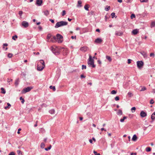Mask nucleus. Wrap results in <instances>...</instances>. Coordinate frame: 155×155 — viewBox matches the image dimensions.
<instances>
[{"label": "nucleus", "mask_w": 155, "mask_h": 155, "mask_svg": "<svg viewBox=\"0 0 155 155\" xmlns=\"http://www.w3.org/2000/svg\"><path fill=\"white\" fill-rule=\"evenodd\" d=\"M86 66L84 65H82V70L84 69H86Z\"/></svg>", "instance_id": "45"}, {"label": "nucleus", "mask_w": 155, "mask_h": 155, "mask_svg": "<svg viewBox=\"0 0 155 155\" xmlns=\"http://www.w3.org/2000/svg\"><path fill=\"white\" fill-rule=\"evenodd\" d=\"M133 0H124V1L126 3H130Z\"/></svg>", "instance_id": "43"}, {"label": "nucleus", "mask_w": 155, "mask_h": 155, "mask_svg": "<svg viewBox=\"0 0 155 155\" xmlns=\"http://www.w3.org/2000/svg\"><path fill=\"white\" fill-rule=\"evenodd\" d=\"M87 47H83L80 48V50L83 52H85L87 51Z\"/></svg>", "instance_id": "13"}, {"label": "nucleus", "mask_w": 155, "mask_h": 155, "mask_svg": "<svg viewBox=\"0 0 155 155\" xmlns=\"http://www.w3.org/2000/svg\"><path fill=\"white\" fill-rule=\"evenodd\" d=\"M111 93L112 94H115L117 93V91L114 90L111 91Z\"/></svg>", "instance_id": "41"}, {"label": "nucleus", "mask_w": 155, "mask_h": 155, "mask_svg": "<svg viewBox=\"0 0 155 155\" xmlns=\"http://www.w3.org/2000/svg\"><path fill=\"white\" fill-rule=\"evenodd\" d=\"M38 120H37L36 122V123L34 125V127H36L37 126V123H38Z\"/></svg>", "instance_id": "61"}, {"label": "nucleus", "mask_w": 155, "mask_h": 155, "mask_svg": "<svg viewBox=\"0 0 155 155\" xmlns=\"http://www.w3.org/2000/svg\"><path fill=\"white\" fill-rule=\"evenodd\" d=\"M43 12L44 13L45 15L46 16H48L49 14V11L48 10H46L44 11Z\"/></svg>", "instance_id": "17"}, {"label": "nucleus", "mask_w": 155, "mask_h": 155, "mask_svg": "<svg viewBox=\"0 0 155 155\" xmlns=\"http://www.w3.org/2000/svg\"><path fill=\"white\" fill-rule=\"evenodd\" d=\"M138 30L137 29L133 30L132 31V33L134 35H136L138 32Z\"/></svg>", "instance_id": "16"}, {"label": "nucleus", "mask_w": 155, "mask_h": 155, "mask_svg": "<svg viewBox=\"0 0 155 155\" xmlns=\"http://www.w3.org/2000/svg\"><path fill=\"white\" fill-rule=\"evenodd\" d=\"M141 54L144 57H146L147 56V53L144 51L141 52Z\"/></svg>", "instance_id": "21"}, {"label": "nucleus", "mask_w": 155, "mask_h": 155, "mask_svg": "<svg viewBox=\"0 0 155 155\" xmlns=\"http://www.w3.org/2000/svg\"><path fill=\"white\" fill-rule=\"evenodd\" d=\"M131 60L130 59H128V60H127L128 64H130V63H131Z\"/></svg>", "instance_id": "54"}, {"label": "nucleus", "mask_w": 155, "mask_h": 155, "mask_svg": "<svg viewBox=\"0 0 155 155\" xmlns=\"http://www.w3.org/2000/svg\"><path fill=\"white\" fill-rule=\"evenodd\" d=\"M137 67L139 69L142 68L144 65V63L142 61H137Z\"/></svg>", "instance_id": "6"}, {"label": "nucleus", "mask_w": 155, "mask_h": 155, "mask_svg": "<svg viewBox=\"0 0 155 155\" xmlns=\"http://www.w3.org/2000/svg\"><path fill=\"white\" fill-rule=\"evenodd\" d=\"M154 53H151L150 54V57L153 56V57H154Z\"/></svg>", "instance_id": "56"}, {"label": "nucleus", "mask_w": 155, "mask_h": 155, "mask_svg": "<svg viewBox=\"0 0 155 155\" xmlns=\"http://www.w3.org/2000/svg\"><path fill=\"white\" fill-rule=\"evenodd\" d=\"M8 155H15V153L13 152H11L9 153Z\"/></svg>", "instance_id": "51"}, {"label": "nucleus", "mask_w": 155, "mask_h": 155, "mask_svg": "<svg viewBox=\"0 0 155 155\" xmlns=\"http://www.w3.org/2000/svg\"><path fill=\"white\" fill-rule=\"evenodd\" d=\"M52 38L57 41L59 43H61L63 41V36L59 34H57L56 36H53Z\"/></svg>", "instance_id": "1"}, {"label": "nucleus", "mask_w": 155, "mask_h": 155, "mask_svg": "<svg viewBox=\"0 0 155 155\" xmlns=\"http://www.w3.org/2000/svg\"><path fill=\"white\" fill-rule=\"evenodd\" d=\"M12 79H9V78L7 79V82L8 83L10 82H12Z\"/></svg>", "instance_id": "50"}, {"label": "nucleus", "mask_w": 155, "mask_h": 155, "mask_svg": "<svg viewBox=\"0 0 155 155\" xmlns=\"http://www.w3.org/2000/svg\"><path fill=\"white\" fill-rule=\"evenodd\" d=\"M102 41V40L101 38H98L95 40L94 42L97 44H100Z\"/></svg>", "instance_id": "11"}, {"label": "nucleus", "mask_w": 155, "mask_h": 155, "mask_svg": "<svg viewBox=\"0 0 155 155\" xmlns=\"http://www.w3.org/2000/svg\"><path fill=\"white\" fill-rule=\"evenodd\" d=\"M54 109H52L51 110H50L49 111V112L51 114H54Z\"/></svg>", "instance_id": "29"}, {"label": "nucleus", "mask_w": 155, "mask_h": 155, "mask_svg": "<svg viewBox=\"0 0 155 155\" xmlns=\"http://www.w3.org/2000/svg\"><path fill=\"white\" fill-rule=\"evenodd\" d=\"M4 108L6 109V110H7V109H9L10 108L9 107H8V106H6L5 107H4Z\"/></svg>", "instance_id": "64"}, {"label": "nucleus", "mask_w": 155, "mask_h": 155, "mask_svg": "<svg viewBox=\"0 0 155 155\" xmlns=\"http://www.w3.org/2000/svg\"><path fill=\"white\" fill-rule=\"evenodd\" d=\"M127 117L126 116H124L123 117V118L121 119L120 120V121L121 122H123L124 120L127 119Z\"/></svg>", "instance_id": "23"}, {"label": "nucleus", "mask_w": 155, "mask_h": 155, "mask_svg": "<svg viewBox=\"0 0 155 155\" xmlns=\"http://www.w3.org/2000/svg\"><path fill=\"white\" fill-rule=\"evenodd\" d=\"M82 2L81 0H79L78 2V3L77 5V6L78 8H80L82 6V5H81Z\"/></svg>", "instance_id": "12"}, {"label": "nucleus", "mask_w": 155, "mask_h": 155, "mask_svg": "<svg viewBox=\"0 0 155 155\" xmlns=\"http://www.w3.org/2000/svg\"><path fill=\"white\" fill-rule=\"evenodd\" d=\"M106 58L108 60L109 62H111L112 61V59L111 57L109 56H106Z\"/></svg>", "instance_id": "24"}, {"label": "nucleus", "mask_w": 155, "mask_h": 155, "mask_svg": "<svg viewBox=\"0 0 155 155\" xmlns=\"http://www.w3.org/2000/svg\"><path fill=\"white\" fill-rule=\"evenodd\" d=\"M140 116L143 118L146 117L147 116V113L143 110H142L140 113Z\"/></svg>", "instance_id": "9"}, {"label": "nucleus", "mask_w": 155, "mask_h": 155, "mask_svg": "<svg viewBox=\"0 0 155 155\" xmlns=\"http://www.w3.org/2000/svg\"><path fill=\"white\" fill-rule=\"evenodd\" d=\"M49 21H51L52 23H54V20L52 19H50Z\"/></svg>", "instance_id": "58"}, {"label": "nucleus", "mask_w": 155, "mask_h": 155, "mask_svg": "<svg viewBox=\"0 0 155 155\" xmlns=\"http://www.w3.org/2000/svg\"><path fill=\"white\" fill-rule=\"evenodd\" d=\"M155 27V21H152L150 25V27L152 28Z\"/></svg>", "instance_id": "22"}, {"label": "nucleus", "mask_w": 155, "mask_h": 155, "mask_svg": "<svg viewBox=\"0 0 155 155\" xmlns=\"http://www.w3.org/2000/svg\"><path fill=\"white\" fill-rule=\"evenodd\" d=\"M51 147V146L50 145L49 147L48 148H46L45 149V150L46 151H48L49 150H50Z\"/></svg>", "instance_id": "28"}, {"label": "nucleus", "mask_w": 155, "mask_h": 155, "mask_svg": "<svg viewBox=\"0 0 155 155\" xmlns=\"http://www.w3.org/2000/svg\"><path fill=\"white\" fill-rule=\"evenodd\" d=\"M18 38V36L17 35H15L14 36H12V39L14 40H15V38Z\"/></svg>", "instance_id": "37"}, {"label": "nucleus", "mask_w": 155, "mask_h": 155, "mask_svg": "<svg viewBox=\"0 0 155 155\" xmlns=\"http://www.w3.org/2000/svg\"><path fill=\"white\" fill-rule=\"evenodd\" d=\"M136 17L135 15L134 14H132L130 16L131 19H132L133 18H135Z\"/></svg>", "instance_id": "38"}, {"label": "nucleus", "mask_w": 155, "mask_h": 155, "mask_svg": "<svg viewBox=\"0 0 155 155\" xmlns=\"http://www.w3.org/2000/svg\"><path fill=\"white\" fill-rule=\"evenodd\" d=\"M68 22L66 21H60L56 23L54 27L55 28H58L60 27L66 25H68Z\"/></svg>", "instance_id": "2"}, {"label": "nucleus", "mask_w": 155, "mask_h": 155, "mask_svg": "<svg viewBox=\"0 0 155 155\" xmlns=\"http://www.w3.org/2000/svg\"><path fill=\"white\" fill-rule=\"evenodd\" d=\"M115 13L114 12H112L111 13V15L112 16V18H113L115 17Z\"/></svg>", "instance_id": "46"}, {"label": "nucleus", "mask_w": 155, "mask_h": 155, "mask_svg": "<svg viewBox=\"0 0 155 155\" xmlns=\"http://www.w3.org/2000/svg\"><path fill=\"white\" fill-rule=\"evenodd\" d=\"M45 146V144L43 143H41L40 145V147L41 148H44Z\"/></svg>", "instance_id": "32"}, {"label": "nucleus", "mask_w": 155, "mask_h": 155, "mask_svg": "<svg viewBox=\"0 0 155 155\" xmlns=\"http://www.w3.org/2000/svg\"><path fill=\"white\" fill-rule=\"evenodd\" d=\"M119 100V97L118 96H116L115 98V100L116 101H118Z\"/></svg>", "instance_id": "49"}, {"label": "nucleus", "mask_w": 155, "mask_h": 155, "mask_svg": "<svg viewBox=\"0 0 155 155\" xmlns=\"http://www.w3.org/2000/svg\"><path fill=\"white\" fill-rule=\"evenodd\" d=\"M97 62L99 64H101V62L100 60H98Z\"/></svg>", "instance_id": "63"}, {"label": "nucleus", "mask_w": 155, "mask_h": 155, "mask_svg": "<svg viewBox=\"0 0 155 155\" xmlns=\"http://www.w3.org/2000/svg\"><path fill=\"white\" fill-rule=\"evenodd\" d=\"M19 82L20 80L19 78H17L15 80V84L16 87H17L18 86L19 84Z\"/></svg>", "instance_id": "14"}, {"label": "nucleus", "mask_w": 155, "mask_h": 155, "mask_svg": "<svg viewBox=\"0 0 155 155\" xmlns=\"http://www.w3.org/2000/svg\"><path fill=\"white\" fill-rule=\"evenodd\" d=\"M150 103L151 104H153L154 103V101L152 99H151L150 101Z\"/></svg>", "instance_id": "47"}, {"label": "nucleus", "mask_w": 155, "mask_h": 155, "mask_svg": "<svg viewBox=\"0 0 155 155\" xmlns=\"http://www.w3.org/2000/svg\"><path fill=\"white\" fill-rule=\"evenodd\" d=\"M140 1L141 2H147L148 0H140Z\"/></svg>", "instance_id": "40"}, {"label": "nucleus", "mask_w": 155, "mask_h": 155, "mask_svg": "<svg viewBox=\"0 0 155 155\" xmlns=\"http://www.w3.org/2000/svg\"><path fill=\"white\" fill-rule=\"evenodd\" d=\"M17 152L19 155H22V152L21 150H18L17 151Z\"/></svg>", "instance_id": "35"}, {"label": "nucleus", "mask_w": 155, "mask_h": 155, "mask_svg": "<svg viewBox=\"0 0 155 155\" xmlns=\"http://www.w3.org/2000/svg\"><path fill=\"white\" fill-rule=\"evenodd\" d=\"M66 14V12L65 10H63L62 11V16H64Z\"/></svg>", "instance_id": "48"}, {"label": "nucleus", "mask_w": 155, "mask_h": 155, "mask_svg": "<svg viewBox=\"0 0 155 155\" xmlns=\"http://www.w3.org/2000/svg\"><path fill=\"white\" fill-rule=\"evenodd\" d=\"M20 100H21V103L22 104H23L24 103V102H25L24 99L23 98H22V97H20Z\"/></svg>", "instance_id": "31"}, {"label": "nucleus", "mask_w": 155, "mask_h": 155, "mask_svg": "<svg viewBox=\"0 0 155 155\" xmlns=\"http://www.w3.org/2000/svg\"><path fill=\"white\" fill-rule=\"evenodd\" d=\"M137 137L136 134H134L132 139V140L135 141L137 140Z\"/></svg>", "instance_id": "18"}, {"label": "nucleus", "mask_w": 155, "mask_h": 155, "mask_svg": "<svg viewBox=\"0 0 155 155\" xmlns=\"http://www.w3.org/2000/svg\"><path fill=\"white\" fill-rule=\"evenodd\" d=\"M115 34V35H117L121 36L123 35V33L122 32H120L119 31H116Z\"/></svg>", "instance_id": "15"}, {"label": "nucleus", "mask_w": 155, "mask_h": 155, "mask_svg": "<svg viewBox=\"0 0 155 155\" xmlns=\"http://www.w3.org/2000/svg\"><path fill=\"white\" fill-rule=\"evenodd\" d=\"M122 111L120 109H119L117 113V114L118 115H122Z\"/></svg>", "instance_id": "20"}, {"label": "nucleus", "mask_w": 155, "mask_h": 155, "mask_svg": "<svg viewBox=\"0 0 155 155\" xmlns=\"http://www.w3.org/2000/svg\"><path fill=\"white\" fill-rule=\"evenodd\" d=\"M51 50L52 52L55 55H58L60 54V51H58L57 49L56 48H54L53 47H51Z\"/></svg>", "instance_id": "7"}, {"label": "nucleus", "mask_w": 155, "mask_h": 155, "mask_svg": "<svg viewBox=\"0 0 155 155\" xmlns=\"http://www.w3.org/2000/svg\"><path fill=\"white\" fill-rule=\"evenodd\" d=\"M128 95L129 96V97H131L132 96H133V95L132 93L131 92H129L128 94Z\"/></svg>", "instance_id": "30"}, {"label": "nucleus", "mask_w": 155, "mask_h": 155, "mask_svg": "<svg viewBox=\"0 0 155 155\" xmlns=\"http://www.w3.org/2000/svg\"><path fill=\"white\" fill-rule=\"evenodd\" d=\"M49 88L51 89H52L54 91H55L56 90V89L55 86H50L49 87Z\"/></svg>", "instance_id": "27"}, {"label": "nucleus", "mask_w": 155, "mask_h": 155, "mask_svg": "<svg viewBox=\"0 0 155 155\" xmlns=\"http://www.w3.org/2000/svg\"><path fill=\"white\" fill-rule=\"evenodd\" d=\"M146 150L147 152H150L151 150V149L150 147H147L146 148Z\"/></svg>", "instance_id": "33"}, {"label": "nucleus", "mask_w": 155, "mask_h": 155, "mask_svg": "<svg viewBox=\"0 0 155 155\" xmlns=\"http://www.w3.org/2000/svg\"><path fill=\"white\" fill-rule=\"evenodd\" d=\"M90 14L92 15H94V11H91L90 12Z\"/></svg>", "instance_id": "59"}, {"label": "nucleus", "mask_w": 155, "mask_h": 155, "mask_svg": "<svg viewBox=\"0 0 155 155\" xmlns=\"http://www.w3.org/2000/svg\"><path fill=\"white\" fill-rule=\"evenodd\" d=\"M146 90V88L145 87H142L141 89L140 90V91H144Z\"/></svg>", "instance_id": "36"}, {"label": "nucleus", "mask_w": 155, "mask_h": 155, "mask_svg": "<svg viewBox=\"0 0 155 155\" xmlns=\"http://www.w3.org/2000/svg\"><path fill=\"white\" fill-rule=\"evenodd\" d=\"M107 6V7L105 8V11H108L110 9V6Z\"/></svg>", "instance_id": "42"}, {"label": "nucleus", "mask_w": 155, "mask_h": 155, "mask_svg": "<svg viewBox=\"0 0 155 155\" xmlns=\"http://www.w3.org/2000/svg\"><path fill=\"white\" fill-rule=\"evenodd\" d=\"M23 13V12L22 11H19V14L20 15V16H21Z\"/></svg>", "instance_id": "53"}, {"label": "nucleus", "mask_w": 155, "mask_h": 155, "mask_svg": "<svg viewBox=\"0 0 155 155\" xmlns=\"http://www.w3.org/2000/svg\"><path fill=\"white\" fill-rule=\"evenodd\" d=\"M7 105H8V106H8V107H9L10 108V107H11V104L9 103H7Z\"/></svg>", "instance_id": "62"}, {"label": "nucleus", "mask_w": 155, "mask_h": 155, "mask_svg": "<svg viewBox=\"0 0 155 155\" xmlns=\"http://www.w3.org/2000/svg\"><path fill=\"white\" fill-rule=\"evenodd\" d=\"M40 64H42V65H39V64L37 65V69L39 71H42L45 67V63L44 61L43 60H40Z\"/></svg>", "instance_id": "4"}, {"label": "nucleus", "mask_w": 155, "mask_h": 155, "mask_svg": "<svg viewBox=\"0 0 155 155\" xmlns=\"http://www.w3.org/2000/svg\"><path fill=\"white\" fill-rule=\"evenodd\" d=\"M32 87H27L25 88L21 91L22 94H25L27 92L30 91L32 89H33Z\"/></svg>", "instance_id": "5"}, {"label": "nucleus", "mask_w": 155, "mask_h": 155, "mask_svg": "<svg viewBox=\"0 0 155 155\" xmlns=\"http://www.w3.org/2000/svg\"><path fill=\"white\" fill-rule=\"evenodd\" d=\"M85 78V76H84V75L83 74H81V78Z\"/></svg>", "instance_id": "55"}, {"label": "nucleus", "mask_w": 155, "mask_h": 155, "mask_svg": "<svg viewBox=\"0 0 155 155\" xmlns=\"http://www.w3.org/2000/svg\"><path fill=\"white\" fill-rule=\"evenodd\" d=\"M89 5H85L84 6V8L87 11H88L89 10Z\"/></svg>", "instance_id": "25"}, {"label": "nucleus", "mask_w": 155, "mask_h": 155, "mask_svg": "<svg viewBox=\"0 0 155 155\" xmlns=\"http://www.w3.org/2000/svg\"><path fill=\"white\" fill-rule=\"evenodd\" d=\"M42 0H36V4L38 6H40L42 5Z\"/></svg>", "instance_id": "10"}, {"label": "nucleus", "mask_w": 155, "mask_h": 155, "mask_svg": "<svg viewBox=\"0 0 155 155\" xmlns=\"http://www.w3.org/2000/svg\"><path fill=\"white\" fill-rule=\"evenodd\" d=\"M93 153L95 155H101L100 153H97V152L94 150V151Z\"/></svg>", "instance_id": "44"}, {"label": "nucleus", "mask_w": 155, "mask_h": 155, "mask_svg": "<svg viewBox=\"0 0 155 155\" xmlns=\"http://www.w3.org/2000/svg\"><path fill=\"white\" fill-rule=\"evenodd\" d=\"M38 28L39 29V30H40L41 31H42V27H41V26H39V27H38Z\"/></svg>", "instance_id": "57"}, {"label": "nucleus", "mask_w": 155, "mask_h": 155, "mask_svg": "<svg viewBox=\"0 0 155 155\" xmlns=\"http://www.w3.org/2000/svg\"><path fill=\"white\" fill-rule=\"evenodd\" d=\"M87 64L89 67H92L93 68L95 67V65L94 64V60L91 55L89 56V58L88 60Z\"/></svg>", "instance_id": "3"}, {"label": "nucleus", "mask_w": 155, "mask_h": 155, "mask_svg": "<svg viewBox=\"0 0 155 155\" xmlns=\"http://www.w3.org/2000/svg\"><path fill=\"white\" fill-rule=\"evenodd\" d=\"M151 119L152 120H153L155 119V112H154L151 115Z\"/></svg>", "instance_id": "19"}, {"label": "nucleus", "mask_w": 155, "mask_h": 155, "mask_svg": "<svg viewBox=\"0 0 155 155\" xmlns=\"http://www.w3.org/2000/svg\"><path fill=\"white\" fill-rule=\"evenodd\" d=\"M136 109V108L135 107H132L131 109V110H132V112H133V110H135Z\"/></svg>", "instance_id": "52"}, {"label": "nucleus", "mask_w": 155, "mask_h": 155, "mask_svg": "<svg viewBox=\"0 0 155 155\" xmlns=\"http://www.w3.org/2000/svg\"><path fill=\"white\" fill-rule=\"evenodd\" d=\"M1 90L2 91L1 93L3 94H5L6 93V91L5 89L3 87H2L1 88Z\"/></svg>", "instance_id": "26"}, {"label": "nucleus", "mask_w": 155, "mask_h": 155, "mask_svg": "<svg viewBox=\"0 0 155 155\" xmlns=\"http://www.w3.org/2000/svg\"><path fill=\"white\" fill-rule=\"evenodd\" d=\"M12 56H13V54L12 53H9V54H8V57L9 58H11L12 57Z\"/></svg>", "instance_id": "39"}, {"label": "nucleus", "mask_w": 155, "mask_h": 155, "mask_svg": "<svg viewBox=\"0 0 155 155\" xmlns=\"http://www.w3.org/2000/svg\"><path fill=\"white\" fill-rule=\"evenodd\" d=\"M51 35L50 34H48L47 36V39H49L51 38Z\"/></svg>", "instance_id": "34"}, {"label": "nucleus", "mask_w": 155, "mask_h": 155, "mask_svg": "<svg viewBox=\"0 0 155 155\" xmlns=\"http://www.w3.org/2000/svg\"><path fill=\"white\" fill-rule=\"evenodd\" d=\"M21 25L25 28H27L29 26L28 23L25 21H22L21 23Z\"/></svg>", "instance_id": "8"}, {"label": "nucleus", "mask_w": 155, "mask_h": 155, "mask_svg": "<svg viewBox=\"0 0 155 155\" xmlns=\"http://www.w3.org/2000/svg\"><path fill=\"white\" fill-rule=\"evenodd\" d=\"M21 128H19L18 130V131L17 132V133L18 134H19L20 133V131L21 130Z\"/></svg>", "instance_id": "60"}]
</instances>
